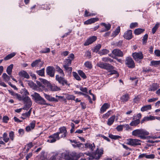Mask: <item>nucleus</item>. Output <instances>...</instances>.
<instances>
[{
  "label": "nucleus",
  "mask_w": 160,
  "mask_h": 160,
  "mask_svg": "<svg viewBox=\"0 0 160 160\" xmlns=\"http://www.w3.org/2000/svg\"><path fill=\"white\" fill-rule=\"evenodd\" d=\"M32 97L33 98L35 102L41 105H50V104L47 103L46 101L37 92H34L31 95Z\"/></svg>",
  "instance_id": "nucleus-1"
},
{
  "label": "nucleus",
  "mask_w": 160,
  "mask_h": 160,
  "mask_svg": "<svg viewBox=\"0 0 160 160\" xmlns=\"http://www.w3.org/2000/svg\"><path fill=\"white\" fill-rule=\"evenodd\" d=\"M132 135L138 137L141 139L145 138V136L149 134V132L143 129H138L133 130L132 132Z\"/></svg>",
  "instance_id": "nucleus-2"
},
{
  "label": "nucleus",
  "mask_w": 160,
  "mask_h": 160,
  "mask_svg": "<svg viewBox=\"0 0 160 160\" xmlns=\"http://www.w3.org/2000/svg\"><path fill=\"white\" fill-rule=\"evenodd\" d=\"M25 104L23 109L24 110H28L31 107L32 102L30 98L28 96L23 97L22 98V100Z\"/></svg>",
  "instance_id": "nucleus-3"
},
{
  "label": "nucleus",
  "mask_w": 160,
  "mask_h": 160,
  "mask_svg": "<svg viewBox=\"0 0 160 160\" xmlns=\"http://www.w3.org/2000/svg\"><path fill=\"white\" fill-rule=\"evenodd\" d=\"M74 55L73 53L69 55L67 58L64 59L63 62V66H69L71 64L72 61L74 58Z\"/></svg>",
  "instance_id": "nucleus-4"
},
{
  "label": "nucleus",
  "mask_w": 160,
  "mask_h": 160,
  "mask_svg": "<svg viewBox=\"0 0 160 160\" xmlns=\"http://www.w3.org/2000/svg\"><path fill=\"white\" fill-rule=\"evenodd\" d=\"M60 136H59L58 133L57 132L50 136L48 137V139L47 140V142L49 143H53L57 140L60 139Z\"/></svg>",
  "instance_id": "nucleus-5"
},
{
  "label": "nucleus",
  "mask_w": 160,
  "mask_h": 160,
  "mask_svg": "<svg viewBox=\"0 0 160 160\" xmlns=\"http://www.w3.org/2000/svg\"><path fill=\"white\" fill-rule=\"evenodd\" d=\"M127 144L132 146L141 145V141L138 139H129L127 140Z\"/></svg>",
  "instance_id": "nucleus-6"
},
{
  "label": "nucleus",
  "mask_w": 160,
  "mask_h": 160,
  "mask_svg": "<svg viewBox=\"0 0 160 160\" xmlns=\"http://www.w3.org/2000/svg\"><path fill=\"white\" fill-rule=\"evenodd\" d=\"M97 65L101 68L107 70H111L113 68V66L110 64L107 63H104L102 62L98 63Z\"/></svg>",
  "instance_id": "nucleus-7"
},
{
  "label": "nucleus",
  "mask_w": 160,
  "mask_h": 160,
  "mask_svg": "<svg viewBox=\"0 0 160 160\" xmlns=\"http://www.w3.org/2000/svg\"><path fill=\"white\" fill-rule=\"evenodd\" d=\"M125 63L129 68H132L135 67L134 61L130 57H127L126 58Z\"/></svg>",
  "instance_id": "nucleus-8"
},
{
  "label": "nucleus",
  "mask_w": 160,
  "mask_h": 160,
  "mask_svg": "<svg viewBox=\"0 0 160 160\" xmlns=\"http://www.w3.org/2000/svg\"><path fill=\"white\" fill-rule=\"evenodd\" d=\"M104 150L102 148H97V149L94 152V154L96 155L95 158L97 160H98L103 154Z\"/></svg>",
  "instance_id": "nucleus-9"
},
{
  "label": "nucleus",
  "mask_w": 160,
  "mask_h": 160,
  "mask_svg": "<svg viewBox=\"0 0 160 160\" xmlns=\"http://www.w3.org/2000/svg\"><path fill=\"white\" fill-rule=\"evenodd\" d=\"M132 57L136 61H138L139 60L142 59L143 58V54L140 52L133 53Z\"/></svg>",
  "instance_id": "nucleus-10"
},
{
  "label": "nucleus",
  "mask_w": 160,
  "mask_h": 160,
  "mask_svg": "<svg viewBox=\"0 0 160 160\" xmlns=\"http://www.w3.org/2000/svg\"><path fill=\"white\" fill-rule=\"evenodd\" d=\"M59 131L58 132V133L59 135L61 134V135L60 136V138H65L67 134V132L66 128L64 127H61L59 128Z\"/></svg>",
  "instance_id": "nucleus-11"
},
{
  "label": "nucleus",
  "mask_w": 160,
  "mask_h": 160,
  "mask_svg": "<svg viewBox=\"0 0 160 160\" xmlns=\"http://www.w3.org/2000/svg\"><path fill=\"white\" fill-rule=\"evenodd\" d=\"M56 79L59 83L61 84L62 85L68 84L67 81L62 76H59V75H57L56 76Z\"/></svg>",
  "instance_id": "nucleus-12"
},
{
  "label": "nucleus",
  "mask_w": 160,
  "mask_h": 160,
  "mask_svg": "<svg viewBox=\"0 0 160 160\" xmlns=\"http://www.w3.org/2000/svg\"><path fill=\"white\" fill-rule=\"evenodd\" d=\"M46 73L48 75L51 77H53L54 76L55 69L51 66H48L46 69Z\"/></svg>",
  "instance_id": "nucleus-13"
},
{
  "label": "nucleus",
  "mask_w": 160,
  "mask_h": 160,
  "mask_svg": "<svg viewBox=\"0 0 160 160\" xmlns=\"http://www.w3.org/2000/svg\"><path fill=\"white\" fill-rule=\"evenodd\" d=\"M97 38V37L95 36H92L89 38L84 43V45L87 46L92 43L96 40Z\"/></svg>",
  "instance_id": "nucleus-14"
},
{
  "label": "nucleus",
  "mask_w": 160,
  "mask_h": 160,
  "mask_svg": "<svg viewBox=\"0 0 160 160\" xmlns=\"http://www.w3.org/2000/svg\"><path fill=\"white\" fill-rule=\"evenodd\" d=\"M35 124L36 121H32L30 124L26 128V131L28 132H29L34 129L35 126Z\"/></svg>",
  "instance_id": "nucleus-15"
},
{
  "label": "nucleus",
  "mask_w": 160,
  "mask_h": 160,
  "mask_svg": "<svg viewBox=\"0 0 160 160\" xmlns=\"http://www.w3.org/2000/svg\"><path fill=\"white\" fill-rule=\"evenodd\" d=\"M44 96L46 99L50 102H58V100L57 99H56L50 95L44 93Z\"/></svg>",
  "instance_id": "nucleus-16"
},
{
  "label": "nucleus",
  "mask_w": 160,
  "mask_h": 160,
  "mask_svg": "<svg viewBox=\"0 0 160 160\" xmlns=\"http://www.w3.org/2000/svg\"><path fill=\"white\" fill-rule=\"evenodd\" d=\"M8 91L9 93L14 98H16L19 101H21L22 100V97L20 94L15 93L12 90H9Z\"/></svg>",
  "instance_id": "nucleus-17"
},
{
  "label": "nucleus",
  "mask_w": 160,
  "mask_h": 160,
  "mask_svg": "<svg viewBox=\"0 0 160 160\" xmlns=\"http://www.w3.org/2000/svg\"><path fill=\"white\" fill-rule=\"evenodd\" d=\"M42 64L43 62L41 61V60L38 59L34 61L31 64V65L32 67H41L42 66Z\"/></svg>",
  "instance_id": "nucleus-18"
},
{
  "label": "nucleus",
  "mask_w": 160,
  "mask_h": 160,
  "mask_svg": "<svg viewBox=\"0 0 160 160\" xmlns=\"http://www.w3.org/2000/svg\"><path fill=\"white\" fill-rule=\"evenodd\" d=\"M112 53L117 56L122 57L123 55V52L119 49H114L112 51Z\"/></svg>",
  "instance_id": "nucleus-19"
},
{
  "label": "nucleus",
  "mask_w": 160,
  "mask_h": 160,
  "mask_svg": "<svg viewBox=\"0 0 160 160\" xmlns=\"http://www.w3.org/2000/svg\"><path fill=\"white\" fill-rule=\"evenodd\" d=\"M124 38L127 39L129 40L132 38V31L131 30H128L124 33L123 35Z\"/></svg>",
  "instance_id": "nucleus-20"
},
{
  "label": "nucleus",
  "mask_w": 160,
  "mask_h": 160,
  "mask_svg": "<svg viewBox=\"0 0 160 160\" xmlns=\"http://www.w3.org/2000/svg\"><path fill=\"white\" fill-rule=\"evenodd\" d=\"M110 107V105L108 103H104L101 107L100 109V113H102L105 112L106 110L108 108Z\"/></svg>",
  "instance_id": "nucleus-21"
},
{
  "label": "nucleus",
  "mask_w": 160,
  "mask_h": 160,
  "mask_svg": "<svg viewBox=\"0 0 160 160\" xmlns=\"http://www.w3.org/2000/svg\"><path fill=\"white\" fill-rule=\"evenodd\" d=\"M155 117L152 116L145 117H144L141 120V123H142L145 122L155 120Z\"/></svg>",
  "instance_id": "nucleus-22"
},
{
  "label": "nucleus",
  "mask_w": 160,
  "mask_h": 160,
  "mask_svg": "<svg viewBox=\"0 0 160 160\" xmlns=\"http://www.w3.org/2000/svg\"><path fill=\"white\" fill-rule=\"evenodd\" d=\"M48 88L51 91H56L60 90L59 88L55 85L50 84L48 86Z\"/></svg>",
  "instance_id": "nucleus-23"
},
{
  "label": "nucleus",
  "mask_w": 160,
  "mask_h": 160,
  "mask_svg": "<svg viewBox=\"0 0 160 160\" xmlns=\"http://www.w3.org/2000/svg\"><path fill=\"white\" fill-rule=\"evenodd\" d=\"M98 20L97 18H93L88 20L84 22L85 24H89L93 23Z\"/></svg>",
  "instance_id": "nucleus-24"
},
{
  "label": "nucleus",
  "mask_w": 160,
  "mask_h": 160,
  "mask_svg": "<svg viewBox=\"0 0 160 160\" xmlns=\"http://www.w3.org/2000/svg\"><path fill=\"white\" fill-rule=\"evenodd\" d=\"M18 75L22 77H23L27 79H28L30 77L29 75L27 72L24 70H22L19 72Z\"/></svg>",
  "instance_id": "nucleus-25"
},
{
  "label": "nucleus",
  "mask_w": 160,
  "mask_h": 160,
  "mask_svg": "<svg viewBox=\"0 0 160 160\" xmlns=\"http://www.w3.org/2000/svg\"><path fill=\"white\" fill-rule=\"evenodd\" d=\"M159 87V85L158 84L154 83L150 86L148 90L149 91H155L158 89Z\"/></svg>",
  "instance_id": "nucleus-26"
},
{
  "label": "nucleus",
  "mask_w": 160,
  "mask_h": 160,
  "mask_svg": "<svg viewBox=\"0 0 160 160\" xmlns=\"http://www.w3.org/2000/svg\"><path fill=\"white\" fill-rule=\"evenodd\" d=\"M115 118V116L113 115L110 117L108 120L107 124L109 126H111L113 123Z\"/></svg>",
  "instance_id": "nucleus-27"
},
{
  "label": "nucleus",
  "mask_w": 160,
  "mask_h": 160,
  "mask_svg": "<svg viewBox=\"0 0 160 160\" xmlns=\"http://www.w3.org/2000/svg\"><path fill=\"white\" fill-rule=\"evenodd\" d=\"M31 109L32 108L30 109L28 112L22 113V117L21 118L23 119H24L27 118H29L31 115Z\"/></svg>",
  "instance_id": "nucleus-28"
},
{
  "label": "nucleus",
  "mask_w": 160,
  "mask_h": 160,
  "mask_svg": "<svg viewBox=\"0 0 160 160\" xmlns=\"http://www.w3.org/2000/svg\"><path fill=\"white\" fill-rule=\"evenodd\" d=\"M86 148H88L92 151H93L95 148V146L94 143L91 144L90 143H87L85 144Z\"/></svg>",
  "instance_id": "nucleus-29"
},
{
  "label": "nucleus",
  "mask_w": 160,
  "mask_h": 160,
  "mask_svg": "<svg viewBox=\"0 0 160 160\" xmlns=\"http://www.w3.org/2000/svg\"><path fill=\"white\" fill-rule=\"evenodd\" d=\"M129 99V96L128 94H126L122 95L121 98L120 99L122 102H125L128 101Z\"/></svg>",
  "instance_id": "nucleus-30"
},
{
  "label": "nucleus",
  "mask_w": 160,
  "mask_h": 160,
  "mask_svg": "<svg viewBox=\"0 0 160 160\" xmlns=\"http://www.w3.org/2000/svg\"><path fill=\"white\" fill-rule=\"evenodd\" d=\"M2 77L3 80L5 82L8 83V81L10 80V77L5 73H3L2 75Z\"/></svg>",
  "instance_id": "nucleus-31"
},
{
  "label": "nucleus",
  "mask_w": 160,
  "mask_h": 160,
  "mask_svg": "<svg viewBox=\"0 0 160 160\" xmlns=\"http://www.w3.org/2000/svg\"><path fill=\"white\" fill-rule=\"evenodd\" d=\"M140 122V120L139 119H136L132 121L130 123L129 125L132 126H136L138 125Z\"/></svg>",
  "instance_id": "nucleus-32"
},
{
  "label": "nucleus",
  "mask_w": 160,
  "mask_h": 160,
  "mask_svg": "<svg viewBox=\"0 0 160 160\" xmlns=\"http://www.w3.org/2000/svg\"><path fill=\"white\" fill-rule=\"evenodd\" d=\"M151 109V106L150 105H148L142 107L141 109L142 112L147 111L148 110H150Z\"/></svg>",
  "instance_id": "nucleus-33"
},
{
  "label": "nucleus",
  "mask_w": 160,
  "mask_h": 160,
  "mask_svg": "<svg viewBox=\"0 0 160 160\" xmlns=\"http://www.w3.org/2000/svg\"><path fill=\"white\" fill-rule=\"evenodd\" d=\"M102 24L103 26H104L105 28L106 29L101 31V32H106L107 31L109 30L111 28V25L109 23L107 24L105 23H103Z\"/></svg>",
  "instance_id": "nucleus-34"
},
{
  "label": "nucleus",
  "mask_w": 160,
  "mask_h": 160,
  "mask_svg": "<svg viewBox=\"0 0 160 160\" xmlns=\"http://www.w3.org/2000/svg\"><path fill=\"white\" fill-rule=\"evenodd\" d=\"M13 66V64H11L8 67L6 72L8 75H11V74Z\"/></svg>",
  "instance_id": "nucleus-35"
},
{
  "label": "nucleus",
  "mask_w": 160,
  "mask_h": 160,
  "mask_svg": "<svg viewBox=\"0 0 160 160\" xmlns=\"http://www.w3.org/2000/svg\"><path fill=\"white\" fill-rule=\"evenodd\" d=\"M16 54V53L15 52H13L12 53H10L7 56L4 58V60L6 61L8 60L14 56Z\"/></svg>",
  "instance_id": "nucleus-36"
},
{
  "label": "nucleus",
  "mask_w": 160,
  "mask_h": 160,
  "mask_svg": "<svg viewBox=\"0 0 160 160\" xmlns=\"http://www.w3.org/2000/svg\"><path fill=\"white\" fill-rule=\"evenodd\" d=\"M159 64H160V60L152 61L151 62L150 65L157 67Z\"/></svg>",
  "instance_id": "nucleus-37"
},
{
  "label": "nucleus",
  "mask_w": 160,
  "mask_h": 160,
  "mask_svg": "<svg viewBox=\"0 0 160 160\" xmlns=\"http://www.w3.org/2000/svg\"><path fill=\"white\" fill-rule=\"evenodd\" d=\"M144 31V29L141 28H138L135 29L134 33L136 35H139L143 32Z\"/></svg>",
  "instance_id": "nucleus-38"
},
{
  "label": "nucleus",
  "mask_w": 160,
  "mask_h": 160,
  "mask_svg": "<svg viewBox=\"0 0 160 160\" xmlns=\"http://www.w3.org/2000/svg\"><path fill=\"white\" fill-rule=\"evenodd\" d=\"M3 140L5 142H8L9 139V138L8 136V134L7 133L4 132L3 135Z\"/></svg>",
  "instance_id": "nucleus-39"
},
{
  "label": "nucleus",
  "mask_w": 160,
  "mask_h": 160,
  "mask_svg": "<svg viewBox=\"0 0 160 160\" xmlns=\"http://www.w3.org/2000/svg\"><path fill=\"white\" fill-rule=\"evenodd\" d=\"M56 68L57 71L63 77L64 76L65 74L63 70L59 66H57Z\"/></svg>",
  "instance_id": "nucleus-40"
},
{
  "label": "nucleus",
  "mask_w": 160,
  "mask_h": 160,
  "mask_svg": "<svg viewBox=\"0 0 160 160\" xmlns=\"http://www.w3.org/2000/svg\"><path fill=\"white\" fill-rule=\"evenodd\" d=\"M109 137L111 139L114 140H116L119 138H121V137L120 136L118 135H114L112 134H109Z\"/></svg>",
  "instance_id": "nucleus-41"
},
{
  "label": "nucleus",
  "mask_w": 160,
  "mask_h": 160,
  "mask_svg": "<svg viewBox=\"0 0 160 160\" xmlns=\"http://www.w3.org/2000/svg\"><path fill=\"white\" fill-rule=\"evenodd\" d=\"M111 112H112V110L108 111L106 113L103 115L102 118L104 119H107L111 114Z\"/></svg>",
  "instance_id": "nucleus-42"
},
{
  "label": "nucleus",
  "mask_w": 160,
  "mask_h": 160,
  "mask_svg": "<svg viewBox=\"0 0 160 160\" xmlns=\"http://www.w3.org/2000/svg\"><path fill=\"white\" fill-rule=\"evenodd\" d=\"M44 68H43L40 70L37 71V73L39 76H44Z\"/></svg>",
  "instance_id": "nucleus-43"
},
{
  "label": "nucleus",
  "mask_w": 160,
  "mask_h": 160,
  "mask_svg": "<svg viewBox=\"0 0 160 160\" xmlns=\"http://www.w3.org/2000/svg\"><path fill=\"white\" fill-rule=\"evenodd\" d=\"M65 70L68 73H71L72 71V68L69 66L63 67Z\"/></svg>",
  "instance_id": "nucleus-44"
},
{
  "label": "nucleus",
  "mask_w": 160,
  "mask_h": 160,
  "mask_svg": "<svg viewBox=\"0 0 160 160\" xmlns=\"http://www.w3.org/2000/svg\"><path fill=\"white\" fill-rule=\"evenodd\" d=\"M78 72L79 75L84 79L86 78L87 77L85 73L82 70H79L78 71Z\"/></svg>",
  "instance_id": "nucleus-45"
},
{
  "label": "nucleus",
  "mask_w": 160,
  "mask_h": 160,
  "mask_svg": "<svg viewBox=\"0 0 160 160\" xmlns=\"http://www.w3.org/2000/svg\"><path fill=\"white\" fill-rule=\"evenodd\" d=\"M159 25V23L158 22H157L156 24L154 27L152 28V32L153 34H154L156 30L158 28Z\"/></svg>",
  "instance_id": "nucleus-46"
},
{
  "label": "nucleus",
  "mask_w": 160,
  "mask_h": 160,
  "mask_svg": "<svg viewBox=\"0 0 160 160\" xmlns=\"http://www.w3.org/2000/svg\"><path fill=\"white\" fill-rule=\"evenodd\" d=\"M39 79L40 81L41 82L43 83V84L44 85H47L48 86L50 85L49 83V82L47 80L42 78H39Z\"/></svg>",
  "instance_id": "nucleus-47"
},
{
  "label": "nucleus",
  "mask_w": 160,
  "mask_h": 160,
  "mask_svg": "<svg viewBox=\"0 0 160 160\" xmlns=\"http://www.w3.org/2000/svg\"><path fill=\"white\" fill-rule=\"evenodd\" d=\"M84 65L86 67L90 69L92 67L91 62L89 61H87L85 62Z\"/></svg>",
  "instance_id": "nucleus-48"
},
{
  "label": "nucleus",
  "mask_w": 160,
  "mask_h": 160,
  "mask_svg": "<svg viewBox=\"0 0 160 160\" xmlns=\"http://www.w3.org/2000/svg\"><path fill=\"white\" fill-rule=\"evenodd\" d=\"M101 47V45L100 44H98L94 47L93 51L94 52H98Z\"/></svg>",
  "instance_id": "nucleus-49"
},
{
  "label": "nucleus",
  "mask_w": 160,
  "mask_h": 160,
  "mask_svg": "<svg viewBox=\"0 0 160 160\" xmlns=\"http://www.w3.org/2000/svg\"><path fill=\"white\" fill-rule=\"evenodd\" d=\"M74 78L78 81L81 80V78L78 74L75 72H72Z\"/></svg>",
  "instance_id": "nucleus-50"
},
{
  "label": "nucleus",
  "mask_w": 160,
  "mask_h": 160,
  "mask_svg": "<svg viewBox=\"0 0 160 160\" xmlns=\"http://www.w3.org/2000/svg\"><path fill=\"white\" fill-rule=\"evenodd\" d=\"M120 28L118 27L117 28L116 30L113 32L112 34L114 36L117 35L120 31Z\"/></svg>",
  "instance_id": "nucleus-51"
},
{
  "label": "nucleus",
  "mask_w": 160,
  "mask_h": 160,
  "mask_svg": "<svg viewBox=\"0 0 160 160\" xmlns=\"http://www.w3.org/2000/svg\"><path fill=\"white\" fill-rule=\"evenodd\" d=\"M14 132L12 131H11L9 133V137L10 139L12 141H13L14 138Z\"/></svg>",
  "instance_id": "nucleus-52"
},
{
  "label": "nucleus",
  "mask_w": 160,
  "mask_h": 160,
  "mask_svg": "<svg viewBox=\"0 0 160 160\" xmlns=\"http://www.w3.org/2000/svg\"><path fill=\"white\" fill-rule=\"evenodd\" d=\"M75 98V97L73 95H68L66 97V98L69 100H74Z\"/></svg>",
  "instance_id": "nucleus-53"
},
{
  "label": "nucleus",
  "mask_w": 160,
  "mask_h": 160,
  "mask_svg": "<svg viewBox=\"0 0 160 160\" xmlns=\"http://www.w3.org/2000/svg\"><path fill=\"white\" fill-rule=\"evenodd\" d=\"M50 51V48H46L40 51V52L42 53H48Z\"/></svg>",
  "instance_id": "nucleus-54"
},
{
  "label": "nucleus",
  "mask_w": 160,
  "mask_h": 160,
  "mask_svg": "<svg viewBox=\"0 0 160 160\" xmlns=\"http://www.w3.org/2000/svg\"><path fill=\"white\" fill-rule=\"evenodd\" d=\"M75 144H76V148L78 147L79 149H81L84 147V144L79 142H76Z\"/></svg>",
  "instance_id": "nucleus-55"
},
{
  "label": "nucleus",
  "mask_w": 160,
  "mask_h": 160,
  "mask_svg": "<svg viewBox=\"0 0 160 160\" xmlns=\"http://www.w3.org/2000/svg\"><path fill=\"white\" fill-rule=\"evenodd\" d=\"M109 52V51L108 50L106 49H104L102 50L100 52V54L101 55H105L106 54H107Z\"/></svg>",
  "instance_id": "nucleus-56"
},
{
  "label": "nucleus",
  "mask_w": 160,
  "mask_h": 160,
  "mask_svg": "<svg viewBox=\"0 0 160 160\" xmlns=\"http://www.w3.org/2000/svg\"><path fill=\"white\" fill-rule=\"evenodd\" d=\"M138 23L137 22H132L131 23L130 25V28H133L138 27Z\"/></svg>",
  "instance_id": "nucleus-57"
},
{
  "label": "nucleus",
  "mask_w": 160,
  "mask_h": 160,
  "mask_svg": "<svg viewBox=\"0 0 160 160\" xmlns=\"http://www.w3.org/2000/svg\"><path fill=\"white\" fill-rule=\"evenodd\" d=\"M102 61L104 62H112L113 61L112 59L109 58L108 57H105L103 58H102Z\"/></svg>",
  "instance_id": "nucleus-58"
},
{
  "label": "nucleus",
  "mask_w": 160,
  "mask_h": 160,
  "mask_svg": "<svg viewBox=\"0 0 160 160\" xmlns=\"http://www.w3.org/2000/svg\"><path fill=\"white\" fill-rule=\"evenodd\" d=\"M148 35L147 34H145L144 37H143V38L142 39V41L143 43L144 44L147 42V40H148Z\"/></svg>",
  "instance_id": "nucleus-59"
},
{
  "label": "nucleus",
  "mask_w": 160,
  "mask_h": 160,
  "mask_svg": "<svg viewBox=\"0 0 160 160\" xmlns=\"http://www.w3.org/2000/svg\"><path fill=\"white\" fill-rule=\"evenodd\" d=\"M155 158V155L153 154L149 155L146 154V158L148 159H153Z\"/></svg>",
  "instance_id": "nucleus-60"
},
{
  "label": "nucleus",
  "mask_w": 160,
  "mask_h": 160,
  "mask_svg": "<svg viewBox=\"0 0 160 160\" xmlns=\"http://www.w3.org/2000/svg\"><path fill=\"white\" fill-rule=\"evenodd\" d=\"M9 120V118L7 116H4L2 118V122L4 123H7Z\"/></svg>",
  "instance_id": "nucleus-61"
},
{
  "label": "nucleus",
  "mask_w": 160,
  "mask_h": 160,
  "mask_svg": "<svg viewBox=\"0 0 160 160\" xmlns=\"http://www.w3.org/2000/svg\"><path fill=\"white\" fill-rule=\"evenodd\" d=\"M123 125H118L116 127V129L118 131H121L122 130L123 128Z\"/></svg>",
  "instance_id": "nucleus-62"
},
{
  "label": "nucleus",
  "mask_w": 160,
  "mask_h": 160,
  "mask_svg": "<svg viewBox=\"0 0 160 160\" xmlns=\"http://www.w3.org/2000/svg\"><path fill=\"white\" fill-rule=\"evenodd\" d=\"M140 100L139 97L138 96L135 97L133 99V102L136 103H138L139 101Z\"/></svg>",
  "instance_id": "nucleus-63"
},
{
  "label": "nucleus",
  "mask_w": 160,
  "mask_h": 160,
  "mask_svg": "<svg viewBox=\"0 0 160 160\" xmlns=\"http://www.w3.org/2000/svg\"><path fill=\"white\" fill-rule=\"evenodd\" d=\"M154 53L156 56L160 57V50H155L154 51Z\"/></svg>",
  "instance_id": "nucleus-64"
}]
</instances>
